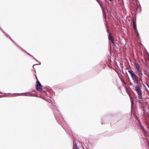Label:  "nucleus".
Instances as JSON below:
<instances>
[{
  "mask_svg": "<svg viewBox=\"0 0 149 149\" xmlns=\"http://www.w3.org/2000/svg\"><path fill=\"white\" fill-rule=\"evenodd\" d=\"M128 72L130 73L134 83L137 85L135 86V89L138 94L139 98L140 99H142V91L139 84V77L132 70H128Z\"/></svg>",
  "mask_w": 149,
  "mask_h": 149,
  "instance_id": "1",
  "label": "nucleus"
},
{
  "mask_svg": "<svg viewBox=\"0 0 149 149\" xmlns=\"http://www.w3.org/2000/svg\"><path fill=\"white\" fill-rule=\"evenodd\" d=\"M37 79L36 85V89L37 91H40L42 89V85L41 84L39 81Z\"/></svg>",
  "mask_w": 149,
  "mask_h": 149,
  "instance_id": "2",
  "label": "nucleus"
},
{
  "mask_svg": "<svg viewBox=\"0 0 149 149\" xmlns=\"http://www.w3.org/2000/svg\"><path fill=\"white\" fill-rule=\"evenodd\" d=\"M108 39L109 42H111V43H113L114 41L113 38L112 36L111 35V33L109 32V35H108Z\"/></svg>",
  "mask_w": 149,
  "mask_h": 149,
  "instance_id": "3",
  "label": "nucleus"
},
{
  "mask_svg": "<svg viewBox=\"0 0 149 149\" xmlns=\"http://www.w3.org/2000/svg\"><path fill=\"white\" fill-rule=\"evenodd\" d=\"M134 64L136 69H139L140 68V66L138 63L135 62Z\"/></svg>",
  "mask_w": 149,
  "mask_h": 149,
  "instance_id": "4",
  "label": "nucleus"
},
{
  "mask_svg": "<svg viewBox=\"0 0 149 149\" xmlns=\"http://www.w3.org/2000/svg\"><path fill=\"white\" fill-rule=\"evenodd\" d=\"M133 22L134 29H137V28L136 22H135L134 21L133 19Z\"/></svg>",
  "mask_w": 149,
  "mask_h": 149,
  "instance_id": "5",
  "label": "nucleus"
},
{
  "mask_svg": "<svg viewBox=\"0 0 149 149\" xmlns=\"http://www.w3.org/2000/svg\"><path fill=\"white\" fill-rule=\"evenodd\" d=\"M130 100L131 102V108L132 109L133 107L134 102L133 99L132 97L130 98Z\"/></svg>",
  "mask_w": 149,
  "mask_h": 149,
  "instance_id": "6",
  "label": "nucleus"
},
{
  "mask_svg": "<svg viewBox=\"0 0 149 149\" xmlns=\"http://www.w3.org/2000/svg\"><path fill=\"white\" fill-rule=\"evenodd\" d=\"M73 149H79L77 147L76 143L75 144L74 142Z\"/></svg>",
  "mask_w": 149,
  "mask_h": 149,
  "instance_id": "7",
  "label": "nucleus"
},
{
  "mask_svg": "<svg viewBox=\"0 0 149 149\" xmlns=\"http://www.w3.org/2000/svg\"><path fill=\"white\" fill-rule=\"evenodd\" d=\"M136 74H137V75H138L139 76V77L142 76L143 75L142 73L141 72V71L140 72H138L136 73Z\"/></svg>",
  "mask_w": 149,
  "mask_h": 149,
  "instance_id": "8",
  "label": "nucleus"
},
{
  "mask_svg": "<svg viewBox=\"0 0 149 149\" xmlns=\"http://www.w3.org/2000/svg\"><path fill=\"white\" fill-rule=\"evenodd\" d=\"M141 129L143 132H146V131L144 130V127L142 125H141Z\"/></svg>",
  "mask_w": 149,
  "mask_h": 149,
  "instance_id": "9",
  "label": "nucleus"
},
{
  "mask_svg": "<svg viewBox=\"0 0 149 149\" xmlns=\"http://www.w3.org/2000/svg\"><path fill=\"white\" fill-rule=\"evenodd\" d=\"M141 72V70L140 69V68L139 69H137L136 71L135 72L136 73Z\"/></svg>",
  "mask_w": 149,
  "mask_h": 149,
  "instance_id": "10",
  "label": "nucleus"
},
{
  "mask_svg": "<svg viewBox=\"0 0 149 149\" xmlns=\"http://www.w3.org/2000/svg\"><path fill=\"white\" fill-rule=\"evenodd\" d=\"M136 36L137 38L139 39L140 38V36L139 35V33H137L136 34Z\"/></svg>",
  "mask_w": 149,
  "mask_h": 149,
  "instance_id": "11",
  "label": "nucleus"
},
{
  "mask_svg": "<svg viewBox=\"0 0 149 149\" xmlns=\"http://www.w3.org/2000/svg\"><path fill=\"white\" fill-rule=\"evenodd\" d=\"M103 14L104 15V17L105 18V19H106V16L105 15H106V13L105 12L104 10L103 9Z\"/></svg>",
  "mask_w": 149,
  "mask_h": 149,
  "instance_id": "12",
  "label": "nucleus"
},
{
  "mask_svg": "<svg viewBox=\"0 0 149 149\" xmlns=\"http://www.w3.org/2000/svg\"><path fill=\"white\" fill-rule=\"evenodd\" d=\"M41 62H40V63H39V64H34L33 66V68L34 69V65H40L41 64Z\"/></svg>",
  "mask_w": 149,
  "mask_h": 149,
  "instance_id": "13",
  "label": "nucleus"
},
{
  "mask_svg": "<svg viewBox=\"0 0 149 149\" xmlns=\"http://www.w3.org/2000/svg\"><path fill=\"white\" fill-rule=\"evenodd\" d=\"M134 30L135 31V33H139L137 29H134Z\"/></svg>",
  "mask_w": 149,
  "mask_h": 149,
  "instance_id": "14",
  "label": "nucleus"
},
{
  "mask_svg": "<svg viewBox=\"0 0 149 149\" xmlns=\"http://www.w3.org/2000/svg\"><path fill=\"white\" fill-rule=\"evenodd\" d=\"M142 76H139V79L140 80L142 81Z\"/></svg>",
  "mask_w": 149,
  "mask_h": 149,
  "instance_id": "15",
  "label": "nucleus"
},
{
  "mask_svg": "<svg viewBox=\"0 0 149 149\" xmlns=\"http://www.w3.org/2000/svg\"><path fill=\"white\" fill-rule=\"evenodd\" d=\"M21 94H24V95L25 96H27V93H20Z\"/></svg>",
  "mask_w": 149,
  "mask_h": 149,
  "instance_id": "16",
  "label": "nucleus"
},
{
  "mask_svg": "<svg viewBox=\"0 0 149 149\" xmlns=\"http://www.w3.org/2000/svg\"><path fill=\"white\" fill-rule=\"evenodd\" d=\"M113 45H114V46H116V43H115V42H114V41L113 42V43H112Z\"/></svg>",
  "mask_w": 149,
  "mask_h": 149,
  "instance_id": "17",
  "label": "nucleus"
},
{
  "mask_svg": "<svg viewBox=\"0 0 149 149\" xmlns=\"http://www.w3.org/2000/svg\"><path fill=\"white\" fill-rule=\"evenodd\" d=\"M121 81L123 82V83L125 85L126 84L125 83V81H123V80H121Z\"/></svg>",
  "mask_w": 149,
  "mask_h": 149,
  "instance_id": "18",
  "label": "nucleus"
},
{
  "mask_svg": "<svg viewBox=\"0 0 149 149\" xmlns=\"http://www.w3.org/2000/svg\"><path fill=\"white\" fill-rule=\"evenodd\" d=\"M98 2V3L99 4L100 6V7L102 8V5L99 2Z\"/></svg>",
  "mask_w": 149,
  "mask_h": 149,
  "instance_id": "19",
  "label": "nucleus"
},
{
  "mask_svg": "<svg viewBox=\"0 0 149 149\" xmlns=\"http://www.w3.org/2000/svg\"><path fill=\"white\" fill-rule=\"evenodd\" d=\"M25 52H26V53H27L29 55L31 56H32V55H31V54H29V53H28L27 52H26V51H25Z\"/></svg>",
  "mask_w": 149,
  "mask_h": 149,
  "instance_id": "20",
  "label": "nucleus"
},
{
  "mask_svg": "<svg viewBox=\"0 0 149 149\" xmlns=\"http://www.w3.org/2000/svg\"><path fill=\"white\" fill-rule=\"evenodd\" d=\"M32 57H33V58H34L35 60H36V61H37L36 60V58H34V57L33 56H32Z\"/></svg>",
  "mask_w": 149,
  "mask_h": 149,
  "instance_id": "21",
  "label": "nucleus"
},
{
  "mask_svg": "<svg viewBox=\"0 0 149 149\" xmlns=\"http://www.w3.org/2000/svg\"><path fill=\"white\" fill-rule=\"evenodd\" d=\"M107 31H108V32L109 33V32H110L109 30V29H107Z\"/></svg>",
  "mask_w": 149,
  "mask_h": 149,
  "instance_id": "22",
  "label": "nucleus"
},
{
  "mask_svg": "<svg viewBox=\"0 0 149 149\" xmlns=\"http://www.w3.org/2000/svg\"><path fill=\"white\" fill-rule=\"evenodd\" d=\"M9 37L10 38V39H11V40L12 41H13L12 40V39L9 36Z\"/></svg>",
  "mask_w": 149,
  "mask_h": 149,
  "instance_id": "23",
  "label": "nucleus"
},
{
  "mask_svg": "<svg viewBox=\"0 0 149 149\" xmlns=\"http://www.w3.org/2000/svg\"><path fill=\"white\" fill-rule=\"evenodd\" d=\"M0 29H1V31H2L4 33V32L3 31H2V30L1 29V28H0Z\"/></svg>",
  "mask_w": 149,
  "mask_h": 149,
  "instance_id": "24",
  "label": "nucleus"
},
{
  "mask_svg": "<svg viewBox=\"0 0 149 149\" xmlns=\"http://www.w3.org/2000/svg\"><path fill=\"white\" fill-rule=\"evenodd\" d=\"M137 6V8H139V6Z\"/></svg>",
  "mask_w": 149,
  "mask_h": 149,
  "instance_id": "25",
  "label": "nucleus"
}]
</instances>
